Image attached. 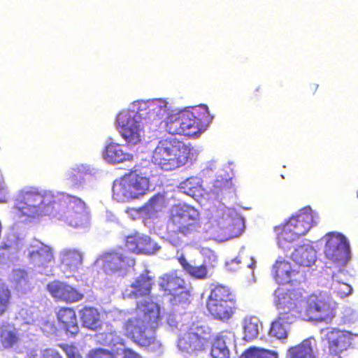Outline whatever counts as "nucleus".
I'll return each instance as SVG.
<instances>
[{"instance_id": "1", "label": "nucleus", "mask_w": 358, "mask_h": 358, "mask_svg": "<svg viewBox=\"0 0 358 358\" xmlns=\"http://www.w3.org/2000/svg\"><path fill=\"white\" fill-rule=\"evenodd\" d=\"M55 204L67 210L71 225L80 227L88 223L90 214L81 199L64 193L55 195L52 191L37 187H26L21 189L15 199V208L24 215L34 217L41 215L45 207Z\"/></svg>"}, {"instance_id": "2", "label": "nucleus", "mask_w": 358, "mask_h": 358, "mask_svg": "<svg viewBox=\"0 0 358 358\" xmlns=\"http://www.w3.org/2000/svg\"><path fill=\"white\" fill-rule=\"evenodd\" d=\"M135 310L137 315L122 323L124 336L140 348L159 349L162 344L156 335L163 319L159 305L152 300H145L138 302Z\"/></svg>"}, {"instance_id": "3", "label": "nucleus", "mask_w": 358, "mask_h": 358, "mask_svg": "<svg viewBox=\"0 0 358 358\" xmlns=\"http://www.w3.org/2000/svg\"><path fill=\"white\" fill-rule=\"evenodd\" d=\"M210 120L208 108L206 106H199L171 117L166 122V131L172 135L198 136L206 130Z\"/></svg>"}, {"instance_id": "4", "label": "nucleus", "mask_w": 358, "mask_h": 358, "mask_svg": "<svg viewBox=\"0 0 358 358\" xmlns=\"http://www.w3.org/2000/svg\"><path fill=\"white\" fill-rule=\"evenodd\" d=\"M191 155V148L176 138L162 139L155 148L152 163L164 171H172L184 166Z\"/></svg>"}, {"instance_id": "5", "label": "nucleus", "mask_w": 358, "mask_h": 358, "mask_svg": "<svg viewBox=\"0 0 358 358\" xmlns=\"http://www.w3.org/2000/svg\"><path fill=\"white\" fill-rule=\"evenodd\" d=\"M200 228L199 213L188 205L175 206L170 213L166 233L169 241L174 245L181 243V236H187Z\"/></svg>"}, {"instance_id": "6", "label": "nucleus", "mask_w": 358, "mask_h": 358, "mask_svg": "<svg viewBox=\"0 0 358 358\" xmlns=\"http://www.w3.org/2000/svg\"><path fill=\"white\" fill-rule=\"evenodd\" d=\"M206 306L213 319L227 322L238 310V298L228 286L217 284L210 289Z\"/></svg>"}, {"instance_id": "7", "label": "nucleus", "mask_w": 358, "mask_h": 358, "mask_svg": "<svg viewBox=\"0 0 358 358\" xmlns=\"http://www.w3.org/2000/svg\"><path fill=\"white\" fill-rule=\"evenodd\" d=\"M315 224L313 213L310 208L299 210L284 224L275 227L279 245L282 247L286 243H292L305 236Z\"/></svg>"}, {"instance_id": "8", "label": "nucleus", "mask_w": 358, "mask_h": 358, "mask_svg": "<svg viewBox=\"0 0 358 358\" xmlns=\"http://www.w3.org/2000/svg\"><path fill=\"white\" fill-rule=\"evenodd\" d=\"M212 337L210 327L193 323L187 329L180 331L176 345L185 355L198 356L208 347Z\"/></svg>"}, {"instance_id": "9", "label": "nucleus", "mask_w": 358, "mask_h": 358, "mask_svg": "<svg viewBox=\"0 0 358 358\" xmlns=\"http://www.w3.org/2000/svg\"><path fill=\"white\" fill-rule=\"evenodd\" d=\"M150 182L148 177L130 171L124 174L113 186V196L120 201L138 199L147 194Z\"/></svg>"}, {"instance_id": "10", "label": "nucleus", "mask_w": 358, "mask_h": 358, "mask_svg": "<svg viewBox=\"0 0 358 358\" xmlns=\"http://www.w3.org/2000/svg\"><path fill=\"white\" fill-rule=\"evenodd\" d=\"M296 301L293 299L290 294H284L279 299L278 305V316L272 322L270 330V337L276 339H284L287 338V332L284 324L292 323L297 312Z\"/></svg>"}, {"instance_id": "11", "label": "nucleus", "mask_w": 358, "mask_h": 358, "mask_svg": "<svg viewBox=\"0 0 358 358\" xmlns=\"http://www.w3.org/2000/svg\"><path fill=\"white\" fill-rule=\"evenodd\" d=\"M325 238V257L333 262L345 264L350 259V245L346 237L340 233L329 232Z\"/></svg>"}, {"instance_id": "12", "label": "nucleus", "mask_w": 358, "mask_h": 358, "mask_svg": "<svg viewBox=\"0 0 358 358\" xmlns=\"http://www.w3.org/2000/svg\"><path fill=\"white\" fill-rule=\"evenodd\" d=\"M336 303L317 296L310 297L307 301L305 315L308 320H331L336 315Z\"/></svg>"}, {"instance_id": "13", "label": "nucleus", "mask_w": 358, "mask_h": 358, "mask_svg": "<svg viewBox=\"0 0 358 358\" xmlns=\"http://www.w3.org/2000/svg\"><path fill=\"white\" fill-rule=\"evenodd\" d=\"M117 122L119 131L128 145H134L141 141L144 136L143 127L135 117L121 113L118 115Z\"/></svg>"}, {"instance_id": "14", "label": "nucleus", "mask_w": 358, "mask_h": 358, "mask_svg": "<svg viewBox=\"0 0 358 358\" xmlns=\"http://www.w3.org/2000/svg\"><path fill=\"white\" fill-rule=\"evenodd\" d=\"M273 277L280 285L300 283L305 278L304 272L292 266L288 261L278 259L273 266Z\"/></svg>"}, {"instance_id": "15", "label": "nucleus", "mask_w": 358, "mask_h": 358, "mask_svg": "<svg viewBox=\"0 0 358 358\" xmlns=\"http://www.w3.org/2000/svg\"><path fill=\"white\" fill-rule=\"evenodd\" d=\"M47 290L57 301L66 303H77L84 299V294L75 287L61 281H53L47 285Z\"/></svg>"}, {"instance_id": "16", "label": "nucleus", "mask_w": 358, "mask_h": 358, "mask_svg": "<svg viewBox=\"0 0 358 358\" xmlns=\"http://www.w3.org/2000/svg\"><path fill=\"white\" fill-rule=\"evenodd\" d=\"M326 339L329 355L341 358L340 354L351 345L352 334L348 331L332 329L326 334Z\"/></svg>"}, {"instance_id": "17", "label": "nucleus", "mask_w": 358, "mask_h": 358, "mask_svg": "<svg viewBox=\"0 0 358 358\" xmlns=\"http://www.w3.org/2000/svg\"><path fill=\"white\" fill-rule=\"evenodd\" d=\"M103 260L105 270L112 273L125 270L134 263L127 251L122 248L104 254Z\"/></svg>"}, {"instance_id": "18", "label": "nucleus", "mask_w": 358, "mask_h": 358, "mask_svg": "<svg viewBox=\"0 0 358 358\" xmlns=\"http://www.w3.org/2000/svg\"><path fill=\"white\" fill-rule=\"evenodd\" d=\"M56 318L60 328L66 335L75 337L79 332L76 311L73 308L61 307L56 313Z\"/></svg>"}, {"instance_id": "19", "label": "nucleus", "mask_w": 358, "mask_h": 358, "mask_svg": "<svg viewBox=\"0 0 358 358\" xmlns=\"http://www.w3.org/2000/svg\"><path fill=\"white\" fill-rule=\"evenodd\" d=\"M185 280L178 275L177 271L166 273L159 278L158 286L164 296H171L175 292L184 288Z\"/></svg>"}, {"instance_id": "20", "label": "nucleus", "mask_w": 358, "mask_h": 358, "mask_svg": "<svg viewBox=\"0 0 358 358\" xmlns=\"http://www.w3.org/2000/svg\"><path fill=\"white\" fill-rule=\"evenodd\" d=\"M153 285V277L150 276L149 272L145 271L144 273L140 274L131 284L132 290L129 294V297L138 299L149 296L151 294Z\"/></svg>"}, {"instance_id": "21", "label": "nucleus", "mask_w": 358, "mask_h": 358, "mask_svg": "<svg viewBox=\"0 0 358 358\" xmlns=\"http://www.w3.org/2000/svg\"><path fill=\"white\" fill-rule=\"evenodd\" d=\"M79 313L82 324L86 329L96 331L101 328V315L96 308L85 306Z\"/></svg>"}, {"instance_id": "22", "label": "nucleus", "mask_w": 358, "mask_h": 358, "mask_svg": "<svg viewBox=\"0 0 358 358\" xmlns=\"http://www.w3.org/2000/svg\"><path fill=\"white\" fill-rule=\"evenodd\" d=\"M292 259L300 266L310 267L315 262L316 252L309 245H299L292 254Z\"/></svg>"}, {"instance_id": "23", "label": "nucleus", "mask_w": 358, "mask_h": 358, "mask_svg": "<svg viewBox=\"0 0 358 358\" xmlns=\"http://www.w3.org/2000/svg\"><path fill=\"white\" fill-rule=\"evenodd\" d=\"M83 255L76 249H64L60 252L61 264L69 271H76L83 264Z\"/></svg>"}, {"instance_id": "24", "label": "nucleus", "mask_w": 358, "mask_h": 358, "mask_svg": "<svg viewBox=\"0 0 358 358\" xmlns=\"http://www.w3.org/2000/svg\"><path fill=\"white\" fill-rule=\"evenodd\" d=\"M132 156L123 151L122 145L116 143H110L106 146L103 158L111 164L120 163L131 159Z\"/></svg>"}, {"instance_id": "25", "label": "nucleus", "mask_w": 358, "mask_h": 358, "mask_svg": "<svg viewBox=\"0 0 358 358\" xmlns=\"http://www.w3.org/2000/svg\"><path fill=\"white\" fill-rule=\"evenodd\" d=\"M183 271L191 278L196 280H204L208 277V268L206 264L192 265L182 255L177 258Z\"/></svg>"}, {"instance_id": "26", "label": "nucleus", "mask_w": 358, "mask_h": 358, "mask_svg": "<svg viewBox=\"0 0 358 358\" xmlns=\"http://www.w3.org/2000/svg\"><path fill=\"white\" fill-rule=\"evenodd\" d=\"M29 257L33 263L42 267L46 266L54 259L52 249L44 244H41L36 249L31 251Z\"/></svg>"}, {"instance_id": "27", "label": "nucleus", "mask_w": 358, "mask_h": 358, "mask_svg": "<svg viewBox=\"0 0 358 358\" xmlns=\"http://www.w3.org/2000/svg\"><path fill=\"white\" fill-rule=\"evenodd\" d=\"M20 341L17 329L10 324H2L0 327V343L3 348L10 349Z\"/></svg>"}, {"instance_id": "28", "label": "nucleus", "mask_w": 358, "mask_h": 358, "mask_svg": "<svg viewBox=\"0 0 358 358\" xmlns=\"http://www.w3.org/2000/svg\"><path fill=\"white\" fill-rule=\"evenodd\" d=\"M288 355L290 358H315L311 339H305L300 344L290 348Z\"/></svg>"}, {"instance_id": "29", "label": "nucleus", "mask_w": 358, "mask_h": 358, "mask_svg": "<svg viewBox=\"0 0 358 358\" xmlns=\"http://www.w3.org/2000/svg\"><path fill=\"white\" fill-rule=\"evenodd\" d=\"M13 293L9 285L0 279V317L6 314L12 305Z\"/></svg>"}, {"instance_id": "30", "label": "nucleus", "mask_w": 358, "mask_h": 358, "mask_svg": "<svg viewBox=\"0 0 358 358\" xmlns=\"http://www.w3.org/2000/svg\"><path fill=\"white\" fill-rule=\"evenodd\" d=\"M224 228L227 231L229 236L237 237L240 236L245 229L244 219L236 213L224 224Z\"/></svg>"}, {"instance_id": "31", "label": "nucleus", "mask_w": 358, "mask_h": 358, "mask_svg": "<svg viewBox=\"0 0 358 358\" xmlns=\"http://www.w3.org/2000/svg\"><path fill=\"white\" fill-rule=\"evenodd\" d=\"M210 355L213 358H230L229 350L226 345L225 337L218 334L212 345Z\"/></svg>"}, {"instance_id": "32", "label": "nucleus", "mask_w": 358, "mask_h": 358, "mask_svg": "<svg viewBox=\"0 0 358 358\" xmlns=\"http://www.w3.org/2000/svg\"><path fill=\"white\" fill-rule=\"evenodd\" d=\"M179 187L183 193L194 196L201 190V181L198 177H190L182 181Z\"/></svg>"}, {"instance_id": "33", "label": "nucleus", "mask_w": 358, "mask_h": 358, "mask_svg": "<svg viewBox=\"0 0 358 358\" xmlns=\"http://www.w3.org/2000/svg\"><path fill=\"white\" fill-rule=\"evenodd\" d=\"M259 334L258 320L255 317H247L243 322V338L252 341L257 338Z\"/></svg>"}, {"instance_id": "34", "label": "nucleus", "mask_w": 358, "mask_h": 358, "mask_svg": "<svg viewBox=\"0 0 358 358\" xmlns=\"http://www.w3.org/2000/svg\"><path fill=\"white\" fill-rule=\"evenodd\" d=\"M243 356L244 358H278L277 352L255 346L245 350Z\"/></svg>"}, {"instance_id": "35", "label": "nucleus", "mask_w": 358, "mask_h": 358, "mask_svg": "<svg viewBox=\"0 0 358 358\" xmlns=\"http://www.w3.org/2000/svg\"><path fill=\"white\" fill-rule=\"evenodd\" d=\"M138 240V254L150 255L156 253L159 249V247L148 236L139 235Z\"/></svg>"}, {"instance_id": "36", "label": "nucleus", "mask_w": 358, "mask_h": 358, "mask_svg": "<svg viewBox=\"0 0 358 358\" xmlns=\"http://www.w3.org/2000/svg\"><path fill=\"white\" fill-rule=\"evenodd\" d=\"M232 182L231 178H224L219 176L213 182L212 192L213 194L219 195L229 192L232 189Z\"/></svg>"}, {"instance_id": "37", "label": "nucleus", "mask_w": 358, "mask_h": 358, "mask_svg": "<svg viewBox=\"0 0 358 358\" xmlns=\"http://www.w3.org/2000/svg\"><path fill=\"white\" fill-rule=\"evenodd\" d=\"M331 289L341 298L349 296L352 292V287L348 283L339 281L335 274L332 276Z\"/></svg>"}, {"instance_id": "38", "label": "nucleus", "mask_w": 358, "mask_h": 358, "mask_svg": "<svg viewBox=\"0 0 358 358\" xmlns=\"http://www.w3.org/2000/svg\"><path fill=\"white\" fill-rule=\"evenodd\" d=\"M171 298V302L173 305H189L192 299V290L186 289L184 286L183 289H180L178 292H175L172 294Z\"/></svg>"}, {"instance_id": "39", "label": "nucleus", "mask_w": 358, "mask_h": 358, "mask_svg": "<svg viewBox=\"0 0 358 358\" xmlns=\"http://www.w3.org/2000/svg\"><path fill=\"white\" fill-rule=\"evenodd\" d=\"M234 213L225 206H221L216 209L214 217L218 224H222L223 227L229 220L234 215Z\"/></svg>"}, {"instance_id": "40", "label": "nucleus", "mask_w": 358, "mask_h": 358, "mask_svg": "<svg viewBox=\"0 0 358 358\" xmlns=\"http://www.w3.org/2000/svg\"><path fill=\"white\" fill-rule=\"evenodd\" d=\"M164 203V198L160 194H156L152 196L145 204V208L153 212L161 210Z\"/></svg>"}, {"instance_id": "41", "label": "nucleus", "mask_w": 358, "mask_h": 358, "mask_svg": "<svg viewBox=\"0 0 358 358\" xmlns=\"http://www.w3.org/2000/svg\"><path fill=\"white\" fill-rule=\"evenodd\" d=\"M58 347L64 352L67 358H83L77 348L73 344L59 343Z\"/></svg>"}, {"instance_id": "42", "label": "nucleus", "mask_w": 358, "mask_h": 358, "mask_svg": "<svg viewBox=\"0 0 358 358\" xmlns=\"http://www.w3.org/2000/svg\"><path fill=\"white\" fill-rule=\"evenodd\" d=\"M87 358H115V357L108 350L96 348L90 351Z\"/></svg>"}, {"instance_id": "43", "label": "nucleus", "mask_w": 358, "mask_h": 358, "mask_svg": "<svg viewBox=\"0 0 358 358\" xmlns=\"http://www.w3.org/2000/svg\"><path fill=\"white\" fill-rule=\"evenodd\" d=\"M138 236L139 234H134L128 236L126 238V246L128 250L136 254H138Z\"/></svg>"}, {"instance_id": "44", "label": "nucleus", "mask_w": 358, "mask_h": 358, "mask_svg": "<svg viewBox=\"0 0 358 358\" xmlns=\"http://www.w3.org/2000/svg\"><path fill=\"white\" fill-rule=\"evenodd\" d=\"M114 332H103L97 335L99 342L102 345L110 346L113 344L112 338L113 337Z\"/></svg>"}, {"instance_id": "45", "label": "nucleus", "mask_w": 358, "mask_h": 358, "mask_svg": "<svg viewBox=\"0 0 358 358\" xmlns=\"http://www.w3.org/2000/svg\"><path fill=\"white\" fill-rule=\"evenodd\" d=\"M41 358H63L57 350L47 348L42 351Z\"/></svg>"}, {"instance_id": "46", "label": "nucleus", "mask_w": 358, "mask_h": 358, "mask_svg": "<svg viewBox=\"0 0 358 358\" xmlns=\"http://www.w3.org/2000/svg\"><path fill=\"white\" fill-rule=\"evenodd\" d=\"M161 101H157L152 103L150 106L152 110L156 113L157 115L164 114L166 112V106L165 104L160 105Z\"/></svg>"}, {"instance_id": "47", "label": "nucleus", "mask_w": 358, "mask_h": 358, "mask_svg": "<svg viewBox=\"0 0 358 358\" xmlns=\"http://www.w3.org/2000/svg\"><path fill=\"white\" fill-rule=\"evenodd\" d=\"M124 358H142L136 352L130 348H125L123 350Z\"/></svg>"}, {"instance_id": "48", "label": "nucleus", "mask_w": 358, "mask_h": 358, "mask_svg": "<svg viewBox=\"0 0 358 358\" xmlns=\"http://www.w3.org/2000/svg\"><path fill=\"white\" fill-rule=\"evenodd\" d=\"M6 188L5 182L3 181H0V202L3 201Z\"/></svg>"}, {"instance_id": "49", "label": "nucleus", "mask_w": 358, "mask_h": 358, "mask_svg": "<svg viewBox=\"0 0 358 358\" xmlns=\"http://www.w3.org/2000/svg\"><path fill=\"white\" fill-rule=\"evenodd\" d=\"M262 92V87L261 86H258L255 88L252 93V96L255 99H257L259 97V94Z\"/></svg>"}, {"instance_id": "50", "label": "nucleus", "mask_w": 358, "mask_h": 358, "mask_svg": "<svg viewBox=\"0 0 358 358\" xmlns=\"http://www.w3.org/2000/svg\"><path fill=\"white\" fill-rule=\"evenodd\" d=\"M318 87H319V85L317 84L313 83V84L310 85V90L314 94L318 89Z\"/></svg>"}, {"instance_id": "51", "label": "nucleus", "mask_w": 358, "mask_h": 358, "mask_svg": "<svg viewBox=\"0 0 358 358\" xmlns=\"http://www.w3.org/2000/svg\"><path fill=\"white\" fill-rule=\"evenodd\" d=\"M357 197H358V192H357Z\"/></svg>"}]
</instances>
